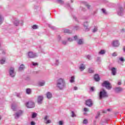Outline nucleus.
I'll return each mask as SVG.
<instances>
[{
    "label": "nucleus",
    "mask_w": 125,
    "mask_h": 125,
    "mask_svg": "<svg viewBox=\"0 0 125 125\" xmlns=\"http://www.w3.org/2000/svg\"><path fill=\"white\" fill-rule=\"evenodd\" d=\"M56 86L57 88L62 90L66 87V82L64 78H60L57 80Z\"/></svg>",
    "instance_id": "nucleus-1"
},
{
    "label": "nucleus",
    "mask_w": 125,
    "mask_h": 125,
    "mask_svg": "<svg viewBox=\"0 0 125 125\" xmlns=\"http://www.w3.org/2000/svg\"><path fill=\"white\" fill-rule=\"evenodd\" d=\"M108 93L106 92V90L104 89H102L101 90L99 93V98L100 99H102V98H106V97H108Z\"/></svg>",
    "instance_id": "nucleus-2"
},
{
    "label": "nucleus",
    "mask_w": 125,
    "mask_h": 125,
    "mask_svg": "<svg viewBox=\"0 0 125 125\" xmlns=\"http://www.w3.org/2000/svg\"><path fill=\"white\" fill-rule=\"evenodd\" d=\"M102 86L105 87L106 89L110 90L112 88V85L111 84V83H110V82H109V81H104L103 83Z\"/></svg>",
    "instance_id": "nucleus-3"
},
{
    "label": "nucleus",
    "mask_w": 125,
    "mask_h": 125,
    "mask_svg": "<svg viewBox=\"0 0 125 125\" xmlns=\"http://www.w3.org/2000/svg\"><path fill=\"white\" fill-rule=\"evenodd\" d=\"M9 74L11 78H14L16 75V72L14 69V67H10L9 70Z\"/></svg>",
    "instance_id": "nucleus-4"
},
{
    "label": "nucleus",
    "mask_w": 125,
    "mask_h": 125,
    "mask_svg": "<svg viewBox=\"0 0 125 125\" xmlns=\"http://www.w3.org/2000/svg\"><path fill=\"white\" fill-rule=\"evenodd\" d=\"M25 106L27 108H34L35 103L32 101H28L25 103Z\"/></svg>",
    "instance_id": "nucleus-5"
},
{
    "label": "nucleus",
    "mask_w": 125,
    "mask_h": 125,
    "mask_svg": "<svg viewBox=\"0 0 125 125\" xmlns=\"http://www.w3.org/2000/svg\"><path fill=\"white\" fill-rule=\"evenodd\" d=\"M50 116L49 115H45L44 117V123L46 124V125H48V124H51V120L49 119Z\"/></svg>",
    "instance_id": "nucleus-6"
},
{
    "label": "nucleus",
    "mask_w": 125,
    "mask_h": 125,
    "mask_svg": "<svg viewBox=\"0 0 125 125\" xmlns=\"http://www.w3.org/2000/svg\"><path fill=\"white\" fill-rule=\"evenodd\" d=\"M27 56L28 58H35V57H38V55L36 53H33V52H29L27 53Z\"/></svg>",
    "instance_id": "nucleus-7"
},
{
    "label": "nucleus",
    "mask_w": 125,
    "mask_h": 125,
    "mask_svg": "<svg viewBox=\"0 0 125 125\" xmlns=\"http://www.w3.org/2000/svg\"><path fill=\"white\" fill-rule=\"evenodd\" d=\"M111 44L114 47H118V46H120V42H119V40H114L112 42Z\"/></svg>",
    "instance_id": "nucleus-8"
},
{
    "label": "nucleus",
    "mask_w": 125,
    "mask_h": 125,
    "mask_svg": "<svg viewBox=\"0 0 125 125\" xmlns=\"http://www.w3.org/2000/svg\"><path fill=\"white\" fill-rule=\"evenodd\" d=\"M22 115H23V111L22 110H19L15 114V119L16 120H17V119H19V117H20V116H22Z\"/></svg>",
    "instance_id": "nucleus-9"
},
{
    "label": "nucleus",
    "mask_w": 125,
    "mask_h": 125,
    "mask_svg": "<svg viewBox=\"0 0 125 125\" xmlns=\"http://www.w3.org/2000/svg\"><path fill=\"white\" fill-rule=\"evenodd\" d=\"M43 100V96H39L38 97L37 102H38V104H42V101Z\"/></svg>",
    "instance_id": "nucleus-10"
},
{
    "label": "nucleus",
    "mask_w": 125,
    "mask_h": 125,
    "mask_svg": "<svg viewBox=\"0 0 125 125\" xmlns=\"http://www.w3.org/2000/svg\"><path fill=\"white\" fill-rule=\"evenodd\" d=\"M88 22L87 21H85L83 23V26L85 30V31H89L90 30V28L88 27Z\"/></svg>",
    "instance_id": "nucleus-11"
},
{
    "label": "nucleus",
    "mask_w": 125,
    "mask_h": 125,
    "mask_svg": "<svg viewBox=\"0 0 125 125\" xmlns=\"http://www.w3.org/2000/svg\"><path fill=\"white\" fill-rule=\"evenodd\" d=\"M85 104L88 107H91L93 105L92 101L91 100H87L85 102Z\"/></svg>",
    "instance_id": "nucleus-12"
},
{
    "label": "nucleus",
    "mask_w": 125,
    "mask_h": 125,
    "mask_svg": "<svg viewBox=\"0 0 125 125\" xmlns=\"http://www.w3.org/2000/svg\"><path fill=\"white\" fill-rule=\"evenodd\" d=\"M110 70L113 76H116V74H117V68L115 67H112L111 68Z\"/></svg>",
    "instance_id": "nucleus-13"
},
{
    "label": "nucleus",
    "mask_w": 125,
    "mask_h": 125,
    "mask_svg": "<svg viewBox=\"0 0 125 125\" xmlns=\"http://www.w3.org/2000/svg\"><path fill=\"white\" fill-rule=\"evenodd\" d=\"M77 40H78V36H75L74 37L73 39H72L71 38H68L67 39V41L68 42H73V41H77Z\"/></svg>",
    "instance_id": "nucleus-14"
},
{
    "label": "nucleus",
    "mask_w": 125,
    "mask_h": 125,
    "mask_svg": "<svg viewBox=\"0 0 125 125\" xmlns=\"http://www.w3.org/2000/svg\"><path fill=\"white\" fill-rule=\"evenodd\" d=\"M4 20V17L2 14L0 13V25H1V23H3V21Z\"/></svg>",
    "instance_id": "nucleus-15"
},
{
    "label": "nucleus",
    "mask_w": 125,
    "mask_h": 125,
    "mask_svg": "<svg viewBox=\"0 0 125 125\" xmlns=\"http://www.w3.org/2000/svg\"><path fill=\"white\" fill-rule=\"evenodd\" d=\"M46 95L48 99H51V98H52V94L50 92H47Z\"/></svg>",
    "instance_id": "nucleus-16"
},
{
    "label": "nucleus",
    "mask_w": 125,
    "mask_h": 125,
    "mask_svg": "<svg viewBox=\"0 0 125 125\" xmlns=\"http://www.w3.org/2000/svg\"><path fill=\"white\" fill-rule=\"evenodd\" d=\"M79 69L81 71H83L85 69V65L83 63L81 64L79 66Z\"/></svg>",
    "instance_id": "nucleus-17"
},
{
    "label": "nucleus",
    "mask_w": 125,
    "mask_h": 125,
    "mask_svg": "<svg viewBox=\"0 0 125 125\" xmlns=\"http://www.w3.org/2000/svg\"><path fill=\"white\" fill-rule=\"evenodd\" d=\"M94 80L96 82H99L100 81V77L98 74H95L94 76Z\"/></svg>",
    "instance_id": "nucleus-18"
},
{
    "label": "nucleus",
    "mask_w": 125,
    "mask_h": 125,
    "mask_svg": "<svg viewBox=\"0 0 125 125\" xmlns=\"http://www.w3.org/2000/svg\"><path fill=\"white\" fill-rule=\"evenodd\" d=\"M98 31V27L97 26H95L92 30V33H96Z\"/></svg>",
    "instance_id": "nucleus-19"
},
{
    "label": "nucleus",
    "mask_w": 125,
    "mask_h": 125,
    "mask_svg": "<svg viewBox=\"0 0 125 125\" xmlns=\"http://www.w3.org/2000/svg\"><path fill=\"white\" fill-rule=\"evenodd\" d=\"M106 53V50H101L99 52V55H103Z\"/></svg>",
    "instance_id": "nucleus-20"
},
{
    "label": "nucleus",
    "mask_w": 125,
    "mask_h": 125,
    "mask_svg": "<svg viewBox=\"0 0 125 125\" xmlns=\"http://www.w3.org/2000/svg\"><path fill=\"white\" fill-rule=\"evenodd\" d=\"M44 84H45V82L44 81H41L39 82L38 83V85L39 86H43V85H44Z\"/></svg>",
    "instance_id": "nucleus-21"
},
{
    "label": "nucleus",
    "mask_w": 125,
    "mask_h": 125,
    "mask_svg": "<svg viewBox=\"0 0 125 125\" xmlns=\"http://www.w3.org/2000/svg\"><path fill=\"white\" fill-rule=\"evenodd\" d=\"M123 12H124V9H123L122 8H120L118 11V15H122Z\"/></svg>",
    "instance_id": "nucleus-22"
},
{
    "label": "nucleus",
    "mask_w": 125,
    "mask_h": 125,
    "mask_svg": "<svg viewBox=\"0 0 125 125\" xmlns=\"http://www.w3.org/2000/svg\"><path fill=\"white\" fill-rule=\"evenodd\" d=\"M25 68V66L24 65V64H21L20 65L19 70V71H22V70H24V69Z\"/></svg>",
    "instance_id": "nucleus-23"
},
{
    "label": "nucleus",
    "mask_w": 125,
    "mask_h": 125,
    "mask_svg": "<svg viewBox=\"0 0 125 125\" xmlns=\"http://www.w3.org/2000/svg\"><path fill=\"white\" fill-rule=\"evenodd\" d=\"M123 90V89L121 87H117L115 88L116 92H120Z\"/></svg>",
    "instance_id": "nucleus-24"
},
{
    "label": "nucleus",
    "mask_w": 125,
    "mask_h": 125,
    "mask_svg": "<svg viewBox=\"0 0 125 125\" xmlns=\"http://www.w3.org/2000/svg\"><path fill=\"white\" fill-rule=\"evenodd\" d=\"M6 62L5 58L2 59L0 60V64H4Z\"/></svg>",
    "instance_id": "nucleus-25"
},
{
    "label": "nucleus",
    "mask_w": 125,
    "mask_h": 125,
    "mask_svg": "<svg viewBox=\"0 0 125 125\" xmlns=\"http://www.w3.org/2000/svg\"><path fill=\"white\" fill-rule=\"evenodd\" d=\"M101 11L103 14H104V15H106L107 14V11H106V9L103 8L101 9Z\"/></svg>",
    "instance_id": "nucleus-26"
},
{
    "label": "nucleus",
    "mask_w": 125,
    "mask_h": 125,
    "mask_svg": "<svg viewBox=\"0 0 125 125\" xmlns=\"http://www.w3.org/2000/svg\"><path fill=\"white\" fill-rule=\"evenodd\" d=\"M32 92V90L30 88L26 89V93L27 94H31V93Z\"/></svg>",
    "instance_id": "nucleus-27"
},
{
    "label": "nucleus",
    "mask_w": 125,
    "mask_h": 125,
    "mask_svg": "<svg viewBox=\"0 0 125 125\" xmlns=\"http://www.w3.org/2000/svg\"><path fill=\"white\" fill-rule=\"evenodd\" d=\"M70 82L71 83L75 82V76H72L71 77V79L70 80Z\"/></svg>",
    "instance_id": "nucleus-28"
},
{
    "label": "nucleus",
    "mask_w": 125,
    "mask_h": 125,
    "mask_svg": "<svg viewBox=\"0 0 125 125\" xmlns=\"http://www.w3.org/2000/svg\"><path fill=\"white\" fill-rule=\"evenodd\" d=\"M58 124L59 125H64V124H65V123L64 122V121L61 120V121H59Z\"/></svg>",
    "instance_id": "nucleus-29"
},
{
    "label": "nucleus",
    "mask_w": 125,
    "mask_h": 125,
    "mask_svg": "<svg viewBox=\"0 0 125 125\" xmlns=\"http://www.w3.org/2000/svg\"><path fill=\"white\" fill-rule=\"evenodd\" d=\"M32 28L33 29V30H37V29L39 28V26H38L37 24H34L32 26Z\"/></svg>",
    "instance_id": "nucleus-30"
},
{
    "label": "nucleus",
    "mask_w": 125,
    "mask_h": 125,
    "mask_svg": "<svg viewBox=\"0 0 125 125\" xmlns=\"http://www.w3.org/2000/svg\"><path fill=\"white\" fill-rule=\"evenodd\" d=\"M83 40L82 39H80L78 42V44H83Z\"/></svg>",
    "instance_id": "nucleus-31"
},
{
    "label": "nucleus",
    "mask_w": 125,
    "mask_h": 125,
    "mask_svg": "<svg viewBox=\"0 0 125 125\" xmlns=\"http://www.w3.org/2000/svg\"><path fill=\"white\" fill-rule=\"evenodd\" d=\"M14 24L15 26H18L19 25V21H15Z\"/></svg>",
    "instance_id": "nucleus-32"
},
{
    "label": "nucleus",
    "mask_w": 125,
    "mask_h": 125,
    "mask_svg": "<svg viewBox=\"0 0 125 125\" xmlns=\"http://www.w3.org/2000/svg\"><path fill=\"white\" fill-rule=\"evenodd\" d=\"M11 108L13 111H15V110H16V106L14 104H12Z\"/></svg>",
    "instance_id": "nucleus-33"
},
{
    "label": "nucleus",
    "mask_w": 125,
    "mask_h": 125,
    "mask_svg": "<svg viewBox=\"0 0 125 125\" xmlns=\"http://www.w3.org/2000/svg\"><path fill=\"white\" fill-rule=\"evenodd\" d=\"M55 65V66H58L59 65V60H56Z\"/></svg>",
    "instance_id": "nucleus-34"
},
{
    "label": "nucleus",
    "mask_w": 125,
    "mask_h": 125,
    "mask_svg": "<svg viewBox=\"0 0 125 125\" xmlns=\"http://www.w3.org/2000/svg\"><path fill=\"white\" fill-rule=\"evenodd\" d=\"M71 117L72 118H74V117H77V115H76V114H75V112H74V111L71 112Z\"/></svg>",
    "instance_id": "nucleus-35"
},
{
    "label": "nucleus",
    "mask_w": 125,
    "mask_h": 125,
    "mask_svg": "<svg viewBox=\"0 0 125 125\" xmlns=\"http://www.w3.org/2000/svg\"><path fill=\"white\" fill-rule=\"evenodd\" d=\"M37 113H33L32 115V119H35V118H36V117H37Z\"/></svg>",
    "instance_id": "nucleus-36"
},
{
    "label": "nucleus",
    "mask_w": 125,
    "mask_h": 125,
    "mask_svg": "<svg viewBox=\"0 0 125 125\" xmlns=\"http://www.w3.org/2000/svg\"><path fill=\"white\" fill-rule=\"evenodd\" d=\"M119 60L121 61V62H125V58L123 57L119 58Z\"/></svg>",
    "instance_id": "nucleus-37"
},
{
    "label": "nucleus",
    "mask_w": 125,
    "mask_h": 125,
    "mask_svg": "<svg viewBox=\"0 0 125 125\" xmlns=\"http://www.w3.org/2000/svg\"><path fill=\"white\" fill-rule=\"evenodd\" d=\"M88 72H89V73H93L94 72V71L93 70V69H92V68H90L88 69Z\"/></svg>",
    "instance_id": "nucleus-38"
},
{
    "label": "nucleus",
    "mask_w": 125,
    "mask_h": 125,
    "mask_svg": "<svg viewBox=\"0 0 125 125\" xmlns=\"http://www.w3.org/2000/svg\"><path fill=\"white\" fill-rule=\"evenodd\" d=\"M117 55H118L117 52H114L112 54V56H113V57L117 56Z\"/></svg>",
    "instance_id": "nucleus-39"
},
{
    "label": "nucleus",
    "mask_w": 125,
    "mask_h": 125,
    "mask_svg": "<svg viewBox=\"0 0 125 125\" xmlns=\"http://www.w3.org/2000/svg\"><path fill=\"white\" fill-rule=\"evenodd\" d=\"M87 123H88V122L87 121V120H86V119H84L83 121V124H84V125H86V124H87Z\"/></svg>",
    "instance_id": "nucleus-40"
},
{
    "label": "nucleus",
    "mask_w": 125,
    "mask_h": 125,
    "mask_svg": "<svg viewBox=\"0 0 125 125\" xmlns=\"http://www.w3.org/2000/svg\"><path fill=\"white\" fill-rule=\"evenodd\" d=\"M64 33H70V30L68 29H64Z\"/></svg>",
    "instance_id": "nucleus-41"
},
{
    "label": "nucleus",
    "mask_w": 125,
    "mask_h": 125,
    "mask_svg": "<svg viewBox=\"0 0 125 125\" xmlns=\"http://www.w3.org/2000/svg\"><path fill=\"white\" fill-rule=\"evenodd\" d=\"M97 62H100V61H101V58L100 57H98L97 58Z\"/></svg>",
    "instance_id": "nucleus-42"
},
{
    "label": "nucleus",
    "mask_w": 125,
    "mask_h": 125,
    "mask_svg": "<svg viewBox=\"0 0 125 125\" xmlns=\"http://www.w3.org/2000/svg\"><path fill=\"white\" fill-rule=\"evenodd\" d=\"M86 58H87V59H89V60H90V59H91V56H90V55H87V56H86Z\"/></svg>",
    "instance_id": "nucleus-43"
},
{
    "label": "nucleus",
    "mask_w": 125,
    "mask_h": 125,
    "mask_svg": "<svg viewBox=\"0 0 125 125\" xmlns=\"http://www.w3.org/2000/svg\"><path fill=\"white\" fill-rule=\"evenodd\" d=\"M32 65L33 66H38V64L37 62H32Z\"/></svg>",
    "instance_id": "nucleus-44"
},
{
    "label": "nucleus",
    "mask_w": 125,
    "mask_h": 125,
    "mask_svg": "<svg viewBox=\"0 0 125 125\" xmlns=\"http://www.w3.org/2000/svg\"><path fill=\"white\" fill-rule=\"evenodd\" d=\"M83 110H84V112H88V108H84Z\"/></svg>",
    "instance_id": "nucleus-45"
},
{
    "label": "nucleus",
    "mask_w": 125,
    "mask_h": 125,
    "mask_svg": "<svg viewBox=\"0 0 125 125\" xmlns=\"http://www.w3.org/2000/svg\"><path fill=\"white\" fill-rule=\"evenodd\" d=\"M31 125H36V123H35L34 121H32L30 123Z\"/></svg>",
    "instance_id": "nucleus-46"
},
{
    "label": "nucleus",
    "mask_w": 125,
    "mask_h": 125,
    "mask_svg": "<svg viewBox=\"0 0 125 125\" xmlns=\"http://www.w3.org/2000/svg\"><path fill=\"white\" fill-rule=\"evenodd\" d=\"M86 6L88 9L90 8V5H88V4H86Z\"/></svg>",
    "instance_id": "nucleus-47"
},
{
    "label": "nucleus",
    "mask_w": 125,
    "mask_h": 125,
    "mask_svg": "<svg viewBox=\"0 0 125 125\" xmlns=\"http://www.w3.org/2000/svg\"><path fill=\"white\" fill-rule=\"evenodd\" d=\"M107 111H110V109H107L106 110H104L103 111V113H106L107 112Z\"/></svg>",
    "instance_id": "nucleus-48"
},
{
    "label": "nucleus",
    "mask_w": 125,
    "mask_h": 125,
    "mask_svg": "<svg viewBox=\"0 0 125 125\" xmlns=\"http://www.w3.org/2000/svg\"><path fill=\"white\" fill-rule=\"evenodd\" d=\"M58 42H60V41H61V37L59 36L58 37Z\"/></svg>",
    "instance_id": "nucleus-49"
},
{
    "label": "nucleus",
    "mask_w": 125,
    "mask_h": 125,
    "mask_svg": "<svg viewBox=\"0 0 125 125\" xmlns=\"http://www.w3.org/2000/svg\"><path fill=\"white\" fill-rule=\"evenodd\" d=\"M62 44H67V41H62Z\"/></svg>",
    "instance_id": "nucleus-50"
},
{
    "label": "nucleus",
    "mask_w": 125,
    "mask_h": 125,
    "mask_svg": "<svg viewBox=\"0 0 125 125\" xmlns=\"http://www.w3.org/2000/svg\"><path fill=\"white\" fill-rule=\"evenodd\" d=\"M74 90H78V87L75 86L73 87Z\"/></svg>",
    "instance_id": "nucleus-51"
},
{
    "label": "nucleus",
    "mask_w": 125,
    "mask_h": 125,
    "mask_svg": "<svg viewBox=\"0 0 125 125\" xmlns=\"http://www.w3.org/2000/svg\"><path fill=\"white\" fill-rule=\"evenodd\" d=\"M91 91H94V87H92L90 88Z\"/></svg>",
    "instance_id": "nucleus-52"
},
{
    "label": "nucleus",
    "mask_w": 125,
    "mask_h": 125,
    "mask_svg": "<svg viewBox=\"0 0 125 125\" xmlns=\"http://www.w3.org/2000/svg\"><path fill=\"white\" fill-rule=\"evenodd\" d=\"M20 93H17L16 94V96H17V97H20Z\"/></svg>",
    "instance_id": "nucleus-53"
},
{
    "label": "nucleus",
    "mask_w": 125,
    "mask_h": 125,
    "mask_svg": "<svg viewBox=\"0 0 125 125\" xmlns=\"http://www.w3.org/2000/svg\"><path fill=\"white\" fill-rule=\"evenodd\" d=\"M121 32H122V33H125V29H123L121 30Z\"/></svg>",
    "instance_id": "nucleus-54"
},
{
    "label": "nucleus",
    "mask_w": 125,
    "mask_h": 125,
    "mask_svg": "<svg viewBox=\"0 0 125 125\" xmlns=\"http://www.w3.org/2000/svg\"><path fill=\"white\" fill-rule=\"evenodd\" d=\"M122 84V82H118V85H121Z\"/></svg>",
    "instance_id": "nucleus-55"
},
{
    "label": "nucleus",
    "mask_w": 125,
    "mask_h": 125,
    "mask_svg": "<svg viewBox=\"0 0 125 125\" xmlns=\"http://www.w3.org/2000/svg\"><path fill=\"white\" fill-rule=\"evenodd\" d=\"M59 2H62V0H59Z\"/></svg>",
    "instance_id": "nucleus-56"
},
{
    "label": "nucleus",
    "mask_w": 125,
    "mask_h": 125,
    "mask_svg": "<svg viewBox=\"0 0 125 125\" xmlns=\"http://www.w3.org/2000/svg\"><path fill=\"white\" fill-rule=\"evenodd\" d=\"M124 52H125V46L124 47Z\"/></svg>",
    "instance_id": "nucleus-57"
},
{
    "label": "nucleus",
    "mask_w": 125,
    "mask_h": 125,
    "mask_svg": "<svg viewBox=\"0 0 125 125\" xmlns=\"http://www.w3.org/2000/svg\"><path fill=\"white\" fill-rule=\"evenodd\" d=\"M1 120V116L0 115V121Z\"/></svg>",
    "instance_id": "nucleus-58"
},
{
    "label": "nucleus",
    "mask_w": 125,
    "mask_h": 125,
    "mask_svg": "<svg viewBox=\"0 0 125 125\" xmlns=\"http://www.w3.org/2000/svg\"><path fill=\"white\" fill-rule=\"evenodd\" d=\"M5 53V51L3 52V54H4Z\"/></svg>",
    "instance_id": "nucleus-59"
},
{
    "label": "nucleus",
    "mask_w": 125,
    "mask_h": 125,
    "mask_svg": "<svg viewBox=\"0 0 125 125\" xmlns=\"http://www.w3.org/2000/svg\"><path fill=\"white\" fill-rule=\"evenodd\" d=\"M84 4H86V3L85 2H84Z\"/></svg>",
    "instance_id": "nucleus-60"
},
{
    "label": "nucleus",
    "mask_w": 125,
    "mask_h": 125,
    "mask_svg": "<svg viewBox=\"0 0 125 125\" xmlns=\"http://www.w3.org/2000/svg\"><path fill=\"white\" fill-rule=\"evenodd\" d=\"M97 118H98V116H96V118L97 119Z\"/></svg>",
    "instance_id": "nucleus-61"
},
{
    "label": "nucleus",
    "mask_w": 125,
    "mask_h": 125,
    "mask_svg": "<svg viewBox=\"0 0 125 125\" xmlns=\"http://www.w3.org/2000/svg\"><path fill=\"white\" fill-rule=\"evenodd\" d=\"M71 2H73V0H71Z\"/></svg>",
    "instance_id": "nucleus-62"
},
{
    "label": "nucleus",
    "mask_w": 125,
    "mask_h": 125,
    "mask_svg": "<svg viewBox=\"0 0 125 125\" xmlns=\"http://www.w3.org/2000/svg\"><path fill=\"white\" fill-rule=\"evenodd\" d=\"M98 116H99V113H98Z\"/></svg>",
    "instance_id": "nucleus-63"
}]
</instances>
